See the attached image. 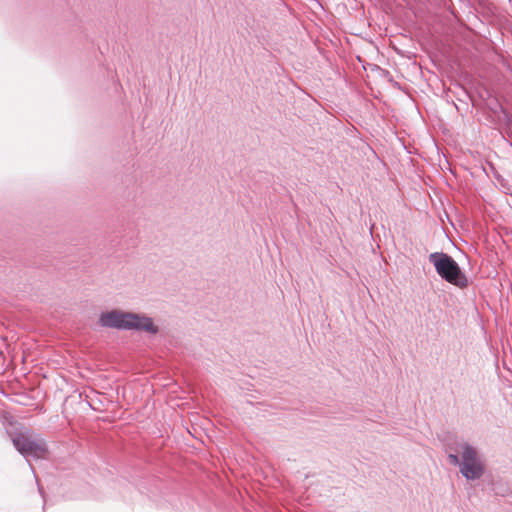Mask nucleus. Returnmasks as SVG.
I'll use <instances>...</instances> for the list:
<instances>
[{
  "instance_id": "obj_1",
  "label": "nucleus",
  "mask_w": 512,
  "mask_h": 512,
  "mask_svg": "<svg viewBox=\"0 0 512 512\" xmlns=\"http://www.w3.org/2000/svg\"><path fill=\"white\" fill-rule=\"evenodd\" d=\"M103 326L115 327L120 329H138L150 333H156L157 327L153 324L151 318L132 313H123L112 311L103 314L100 317Z\"/></svg>"
},
{
  "instance_id": "obj_2",
  "label": "nucleus",
  "mask_w": 512,
  "mask_h": 512,
  "mask_svg": "<svg viewBox=\"0 0 512 512\" xmlns=\"http://www.w3.org/2000/svg\"><path fill=\"white\" fill-rule=\"evenodd\" d=\"M437 273L447 282L457 286H464L466 279L463 276L458 264L447 254L433 253L429 256Z\"/></svg>"
},
{
  "instance_id": "obj_3",
  "label": "nucleus",
  "mask_w": 512,
  "mask_h": 512,
  "mask_svg": "<svg viewBox=\"0 0 512 512\" xmlns=\"http://www.w3.org/2000/svg\"><path fill=\"white\" fill-rule=\"evenodd\" d=\"M13 444L25 456L44 458L47 453L44 441L35 438L29 431L20 432L14 436Z\"/></svg>"
},
{
  "instance_id": "obj_4",
  "label": "nucleus",
  "mask_w": 512,
  "mask_h": 512,
  "mask_svg": "<svg viewBox=\"0 0 512 512\" xmlns=\"http://www.w3.org/2000/svg\"><path fill=\"white\" fill-rule=\"evenodd\" d=\"M461 458L460 472L466 479H479L483 475L485 468L474 448L464 445Z\"/></svg>"
},
{
  "instance_id": "obj_5",
  "label": "nucleus",
  "mask_w": 512,
  "mask_h": 512,
  "mask_svg": "<svg viewBox=\"0 0 512 512\" xmlns=\"http://www.w3.org/2000/svg\"><path fill=\"white\" fill-rule=\"evenodd\" d=\"M449 460H450V462H451L452 464H454V465H460V466H461V462H460V460H459V458H458V456H457V455H455V454H450V455H449Z\"/></svg>"
}]
</instances>
